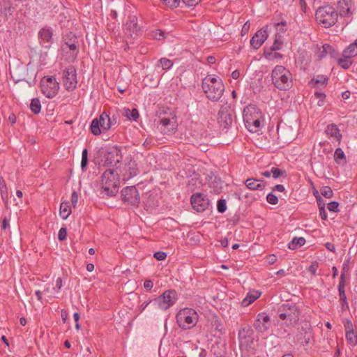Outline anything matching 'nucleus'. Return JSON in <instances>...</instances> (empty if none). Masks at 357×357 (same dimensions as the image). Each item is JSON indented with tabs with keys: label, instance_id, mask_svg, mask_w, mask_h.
Listing matches in <instances>:
<instances>
[{
	"label": "nucleus",
	"instance_id": "nucleus-1",
	"mask_svg": "<svg viewBox=\"0 0 357 357\" xmlns=\"http://www.w3.org/2000/svg\"><path fill=\"white\" fill-rule=\"evenodd\" d=\"M202 88L206 97L213 102L218 101L225 91L222 79L212 75H208L202 79Z\"/></svg>",
	"mask_w": 357,
	"mask_h": 357
},
{
	"label": "nucleus",
	"instance_id": "nucleus-2",
	"mask_svg": "<svg viewBox=\"0 0 357 357\" xmlns=\"http://www.w3.org/2000/svg\"><path fill=\"white\" fill-rule=\"evenodd\" d=\"M243 121L250 132H257L264 122L261 109L254 105H248L243 110Z\"/></svg>",
	"mask_w": 357,
	"mask_h": 357
},
{
	"label": "nucleus",
	"instance_id": "nucleus-3",
	"mask_svg": "<svg viewBox=\"0 0 357 357\" xmlns=\"http://www.w3.org/2000/svg\"><path fill=\"white\" fill-rule=\"evenodd\" d=\"M272 83L280 91H287L292 86L291 72L283 66H276L271 73Z\"/></svg>",
	"mask_w": 357,
	"mask_h": 357
},
{
	"label": "nucleus",
	"instance_id": "nucleus-4",
	"mask_svg": "<svg viewBox=\"0 0 357 357\" xmlns=\"http://www.w3.org/2000/svg\"><path fill=\"white\" fill-rule=\"evenodd\" d=\"M118 173L112 169H107L102 176V189L100 193L104 196H115L119 191Z\"/></svg>",
	"mask_w": 357,
	"mask_h": 357
},
{
	"label": "nucleus",
	"instance_id": "nucleus-5",
	"mask_svg": "<svg viewBox=\"0 0 357 357\" xmlns=\"http://www.w3.org/2000/svg\"><path fill=\"white\" fill-rule=\"evenodd\" d=\"M338 13L330 5H325L317 8L315 13L317 22L324 28L333 26L337 21Z\"/></svg>",
	"mask_w": 357,
	"mask_h": 357
},
{
	"label": "nucleus",
	"instance_id": "nucleus-6",
	"mask_svg": "<svg viewBox=\"0 0 357 357\" xmlns=\"http://www.w3.org/2000/svg\"><path fill=\"white\" fill-rule=\"evenodd\" d=\"M176 320L178 326L182 330H189L197 324L199 315L195 309L184 307L176 313Z\"/></svg>",
	"mask_w": 357,
	"mask_h": 357
},
{
	"label": "nucleus",
	"instance_id": "nucleus-7",
	"mask_svg": "<svg viewBox=\"0 0 357 357\" xmlns=\"http://www.w3.org/2000/svg\"><path fill=\"white\" fill-rule=\"evenodd\" d=\"M278 317L287 326L294 325L299 320L300 312L295 304L285 303L279 307Z\"/></svg>",
	"mask_w": 357,
	"mask_h": 357
},
{
	"label": "nucleus",
	"instance_id": "nucleus-8",
	"mask_svg": "<svg viewBox=\"0 0 357 357\" xmlns=\"http://www.w3.org/2000/svg\"><path fill=\"white\" fill-rule=\"evenodd\" d=\"M61 81L65 89L68 91H73L76 89L78 79L77 70L73 66H68L61 72Z\"/></svg>",
	"mask_w": 357,
	"mask_h": 357
},
{
	"label": "nucleus",
	"instance_id": "nucleus-9",
	"mask_svg": "<svg viewBox=\"0 0 357 357\" xmlns=\"http://www.w3.org/2000/svg\"><path fill=\"white\" fill-rule=\"evenodd\" d=\"M41 91L47 98H54L60 89L59 83L53 76L43 77L40 81Z\"/></svg>",
	"mask_w": 357,
	"mask_h": 357
},
{
	"label": "nucleus",
	"instance_id": "nucleus-10",
	"mask_svg": "<svg viewBox=\"0 0 357 357\" xmlns=\"http://www.w3.org/2000/svg\"><path fill=\"white\" fill-rule=\"evenodd\" d=\"M178 300V294L174 289L165 291L160 296L155 299L158 308L165 311L173 306Z\"/></svg>",
	"mask_w": 357,
	"mask_h": 357
},
{
	"label": "nucleus",
	"instance_id": "nucleus-11",
	"mask_svg": "<svg viewBox=\"0 0 357 357\" xmlns=\"http://www.w3.org/2000/svg\"><path fill=\"white\" fill-rule=\"evenodd\" d=\"M357 55V39L343 51L344 58L338 59V64L344 69H348L352 64L349 59Z\"/></svg>",
	"mask_w": 357,
	"mask_h": 357
},
{
	"label": "nucleus",
	"instance_id": "nucleus-12",
	"mask_svg": "<svg viewBox=\"0 0 357 357\" xmlns=\"http://www.w3.org/2000/svg\"><path fill=\"white\" fill-rule=\"evenodd\" d=\"M122 200L132 206H138L140 202L139 194L135 186H129L121 190Z\"/></svg>",
	"mask_w": 357,
	"mask_h": 357
},
{
	"label": "nucleus",
	"instance_id": "nucleus-13",
	"mask_svg": "<svg viewBox=\"0 0 357 357\" xmlns=\"http://www.w3.org/2000/svg\"><path fill=\"white\" fill-rule=\"evenodd\" d=\"M218 122L223 129H226L231 125L233 119L231 114V107L227 103L221 106L218 114Z\"/></svg>",
	"mask_w": 357,
	"mask_h": 357
},
{
	"label": "nucleus",
	"instance_id": "nucleus-14",
	"mask_svg": "<svg viewBox=\"0 0 357 357\" xmlns=\"http://www.w3.org/2000/svg\"><path fill=\"white\" fill-rule=\"evenodd\" d=\"M190 202L192 208L198 212L206 211L209 206V200L202 193H195L191 196Z\"/></svg>",
	"mask_w": 357,
	"mask_h": 357
},
{
	"label": "nucleus",
	"instance_id": "nucleus-15",
	"mask_svg": "<svg viewBox=\"0 0 357 357\" xmlns=\"http://www.w3.org/2000/svg\"><path fill=\"white\" fill-rule=\"evenodd\" d=\"M124 31L126 33L130 36L131 38H135L139 35L141 29L138 25V20L136 15H128L124 25Z\"/></svg>",
	"mask_w": 357,
	"mask_h": 357
},
{
	"label": "nucleus",
	"instance_id": "nucleus-16",
	"mask_svg": "<svg viewBox=\"0 0 357 357\" xmlns=\"http://www.w3.org/2000/svg\"><path fill=\"white\" fill-rule=\"evenodd\" d=\"M297 340L303 346L307 345L312 338V329L310 324L307 322L303 323L301 328L297 335Z\"/></svg>",
	"mask_w": 357,
	"mask_h": 357
},
{
	"label": "nucleus",
	"instance_id": "nucleus-17",
	"mask_svg": "<svg viewBox=\"0 0 357 357\" xmlns=\"http://www.w3.org/2000/svg\"><path fill=\"white\" fill-rule=\"evenodd\" d=\"M255 330L260 333L265 332L270 326V317L265 312L259 313L253 324Z\"/></svg>",
	"mask_w": 357,
	"mask_h": 357
},
{
	"label": "nucleus",
	"instance_id": "nucleus-18",
	"mask_svg": "<svg viewBox=\"0 0 357 357\" xmlns=\"http://www.w3.org/2000/svg\"><path fill=\"white\" fill-rule=\"evenodd\" d=\"M137 165L135 160H130L125 164L121 172L123 180L128 181L138 174Z\"/></svg>",
	"mask_w": 357,
	"mask_h": 357
},
{
	"label": "nucleus",
	"instance_id": "nucleus-19",
	"mask_svg": "<svg viewBox=\"0 0 357 357\" xmlns=\"http://www.w3.org/2000/svg\"><path fill=\"white\" fill-rule=\"evenodd\" d=\"M268 38L267 30L264 28L258 30L250 40L251 46L258 50Z\"/></svg>",
	"mask_w": 357,
	"mask_h": 357
},
{
	"label": "nucleus",
	"instance_id": "nucleus-20",
	"mask_svg": "<svg viewBox=\"0 0 357 357\" xmlns=\"http://www.w3.org/2000/svg\"><path fill=\"white\" fill-rule=\"evenodd\" d=\"M352 0H339L337 9L341 17H349L353 15Z\"/></svg>",
	"mask_w": 357,
	"mask_h": 357
},
{
	"label": "nucleus",
	"instance_id": "nucleus-21",
	"mask_svg": "<svg viewBox=\"0 0 357 357\" xmlns=\"http://www.w3.org/2000/svg\"><path fill=\"white\" fill-rule=\"evenodd\" d=\"M121 155L120 150L112 148L105 155V164L107 165H116L120 162Z\"/></svg>",
	"mask_w": 357,
	"mask_h": 357
},
{
	"label": "nucleus",
	"instance_id": "nucleus-22",
	"mask_svg": "<svg viewBox=\"0 0 357 357\" xmlns=\"http://www.w3.org/2000/svg\"><path fill=\"white\" fill-rule=\"evenodd\" d=\"M345 337L349 344L354 347L357 344V333L354 330L351 321L347 320L344 324Z\"/></svg>",
	"mask_w": 357,
	"mask_h": 357
},
{
	"label": "nucleus",
	"instance_id": "nucleus-23",
	"mask_svg": "<svg viewBox=\"0 0 357 357\" xmlns=\"http://www.w3.org/2000/svg\"><path fill=\"white\" fill-rule=\"evenodd\" d=\"M345 275L344 273H342L340 278V282L338 284V291L340 296V302L341 303L342 308L349 307L348 303L347 301V296L345 294Z\"/></svg>",
	"mask_w": 357,
	"mask_h": 357
},
{
	"label": "nucleus",
	"instance_id": "nucleus-24",
	"mask_svg": "<svg viewBox=\"0 0 357 357\" xmlns=\"http://www.w3.org/2000/svg\"><path fill=\"white\" fill-rule=\"evenodd\" d=\"M327 55H329L331 57H335L337 52L331 45L324 44L318 49L316 52V56L318 59H321Z\"/></svg>",
	"mask_w": 357,
	"mask_h": 357
},
{
	"label": "nucleus",
	"instance_id": "nucleus-25",
	"mask_svg": "<svg viewBox=\"0 0 357 357\" xmlns=\"http://www.w3.org/2000/svg\"><path fill=\"white\" fill-rule=\"evenodd\" d=\"M245 186L251 190H262L266 186V182L254 178H248L245 181Z\"/></svg>",
	"mask_w": 357,
	"mask_h": 357
},
{
	"label": "nucleus",
	"instance_id": "nucleus-26",
	"mask_svg": "<svg viewBox=\"0 0 357 357\" xmlns=\"http://www.w3.org/2000/svg\"><path fill=\"white\" fill-rule=\"evenodd\" d=\"M15 10L10 0H2L0 3V13L6 17L12 15Z\"/></svg>",
	"mask_w": 357,
	"mask_h": 357
},
{
	"label": "nucleus",
	"instance_id": "nucleus-27",
	"mask_svg": "<svg viewBox=\"0 0 357 357\" xmlns=\"http://www.w3.org/2000/svg\"><path fill=\"white\" fill-rule=\"evenodd\" d=\"M326 132L328 137H333L337 142H340L342 134L340 133V130L335 124L332 123L328 125L326 130Z\"/></svg>",
	"mask_w": 357,
	"mask_h": 357
},
{
	"label": "nucleus",
	"instance_id": "nucleus-28",
	"mask_svg": "<svg viewBox=\"0 0 357 357\" xmlns=\"http://www.w3.org/2000/svg\"><path fill=\"white\" fill-rule=\"evenodd\" d=\"M62 52L72 51V55L70 56V60H75L79 53L78 43L67 44V45H61Z\"/></svg>",
	"mask_w": 357,
	"mask_h": 357
},
{
	"label": "nucleus",
	"instance_id": "nucleus-29",
	"mask_svg": "<svg viewBox=\"0 0 357 357\" xmlns=\"http://www.w3.org/2000/svg\"><path fill=\"white\" fill-rule=\"evenodd\" d=\"M98 121L100 122V125L103 131H107L109 130V115L105 112L102 113Z\"/></svg>",
	"mask_w": 357,
	"mask_h": 357
},
{
	"label": "nucleus",
	"instance_id": "nucleus-30",
	"mask_svg": "<svg viewBox=\"0 0 357 357\" xmlns=\"http://www.w3.org/2000/svg\"><path fill=\"white\" fill-rule=\"evenodd\" d=\"M328 77L323 75H317L311 79V82L314 83L317 87H325L328 84Z\"/></svg>",
	"mask_w": 357,
	"mask_h": 357
},
{
	"label": "nucleus",
	"instance_id": "nucleus-31",
	"mask_svg": "<svg viewBox=\"0 0 357 357\" xmlns=\"http://www.w3.org/2000/svg\"><path fill=\"white\" fill-rule=\"evenodd\" d=\"M123 116H126L129 120L137 121V119L139 117V114L138 110L135 108H133L132 109L124 108Z\"/></svg>",
	"mask_w": 357,
	"mask_h": 357
},
{
	"label": "nucleus",
	"instance_id": "nucleus-32",
	"mask_svg": "<svg viewBox=\"0 0 357 357\" xmlns=\"http://www.w3.org/2000/svg\"><path fill=\"white\" fill-rule=\"evenodd\" d=\"M305 243V239L303 237H294L291 241L288 243V248L291 250H296Z\"/></svg>",
	"mask_w": 357,
	"mask_h": 357
},
{
	"label": "nucleus",
	"instance_id": "nucleus-33",
	"mask_svg": "<svg viewBox=\"0 0 357 357\" xmlns=\"http://www.w3.org/2000/svg\"><path fill=\"white\" fill-rule=\"evenodd\" d=\"M59 213L61 217L63 220H66L68 218V216L71 213V208L68 202H62L61 204Z\"/></svg>",
	"mask_w": 357,
	"mask_h": 357
},
{
	"label": "nucleus",
	"instance_id": "nucleus-34",
	"mask_svg": "<svg viewBox=\"0 0 357 357\" xmlns=\"http://www.w3.org/2000/svg\"><path fill=\"white\" fill-rule=\"evenodd\" d=\"M39 36L44 42H50L52 38V31L50 29L44 27L40 30Z\"/></svg>",
	"mask_w": 357,
	"mask_h": 357
},
{
	"label": "nucleus",
	"instance_id": "nucleus-35",
	"mask_svg": "<svg viewBox=\"0 0 357 357\" xmlns=\"http://www.w3.org/2000/svg\"><path fill=\"white\" fill-rule=\"evenodd\" d=\"M101 126L100 122L98 121V118H95L92 120L90 125V131L94 135H100L101 134Z\"/></svg>",
	"mask_w": 357,
	"mask_h": 357
},
{
	"label": "nucleus",
	"instance_id": "nucleus-36",
	"mask_svg": "<svg viewBox=\"0 0 357 357\" xmlns=\"http://www.w3.org/2000/svg\"><path fill=\"white\" fill-rule=\"evenodd\" d=\"M0 194L2 199L6 204L8 199V192L6 184L3 178H0Z\"/></svg>",
	"mask_w": 357,
	"mask_h": 357
},
{
	"label": "nucleus",
	"instance_id": "nucleus-37",
	"mask_svg": "<svg viewBox=\"0 0 357 357\" xmlns=\"http://www.w3.org/2000/svg\"><path fill=\"white\" fill-rule=\"evenodd\" d=\"M30 109L35 114H38L41 110V104L38 98H33L30 104Z\"/></svg>",
	"mask_w": 357,
	"mask_h": 357
},
{
	"label": "nucleus",
	"instance_id": "nucleus-38",
	"mask_svg": "<svg viewBox=\"0 0 357 357\" xmlns=\"http://www.w3.org/2000/svg\"><path fill=\"white\" fill-rule=\"evenodd\" d=\"M176 123L175 116L172 117H163L160 119V124L164 127L171 126L173 129Z\"/></svg>",
	"mask_w": 357,
	"mask_h": 357
},
{
	"label": "nucleus",
	"instance_id": "nucleus-39",
	"mask_svg": "<svg viewBox=\"0 0 357 357\" xmlns=\"http://www.w3.org/2000/svg\"><path fill=\"white\" fill-rule=\"evenodd\" d=\"M158 62L159 64H158L157 66L161 67L162 69L165 70H169L173 66V62L167 58H161Z\"/></svg>",
	"mask_w": 357,
	"mask_h": 357
},
{
	"label": "nucleus",
	"instance_id": "nucleus-40",
	"mask_svg": "<svg viewBox=\"0 0 357 357\" xmlns=\"http://www.w3.org/2000/svg\"><path fill=\"white\" fill-rule=\"evenodd\" d=\"M78 43L77 38L73 33H67L63 37V43L62 45H67V44Z\"/></svg>",
	"mask_w": 357,
	"mask_h": 357
},
{
	"label": "nucleus",
	"instance_id": "nucleus-41",
	"mask_svg": "<svg viewBox=\"0 0 357 357\" xmlns=\"http://www.w3.org/2000/svg\"><path fill=\"white\" fill-rule=\"evenodd\" d=\"M88 165V150L84 149L82 153L81 168L85 170Z\"/></svg>",
	"mask_w": 357,
	"mask_h": 357
},
{
	"label": "nucleus",
	"instance_id": "nucleus-42",
	"mask_svg": "<svg viewBox=\"0 0 357 357\" xmlns=\"http://www.w3.org/2000/svg\"><path fill=\"white\" fill-rule=\"evenodd\" d=\"M321 194L326 198H331L333 195L332 189L329 186H324L320 190Z\"/></svg>",
	"mask_w": 357,
	"mask_h": 357
},
{
	"label": "nucleus",
	"instance_id": "nucleus-43",
	"mask_svg": "<svg viewBox=\"0 0 357 357\" xmlns=\"http://www.w3.org/2000/svg\"><path fill=\"white\" fill-rule=\"evenodd\" d=\"M165 33L160 29H155V31H153L151 34L153 38L158 40L164 39L165 37Z\"/></svg>",
	"mask_w": 357,
	"mask_h": 357
},
{
	"label": "nucleus",
	"instance_id": "nucleus-44",
	"mask_svg": "<svg viewBox=\"0 0 357 357\" xmlns=\"http://www.w3.org/2000/svg\"><path fill=\"white\" fill-rule=\"evenodd\" d=\"M160 1L170 8H177L180 3V0H160Z\"/></svg>",
	"mask_w": 357,
	"mask_h": 357
},
{
	"label": "nucleus",
	"instance_id": "nucleus-45",
	"mask_svg": "<svg viewBox=\"0 0 357 357\" xmlns=\"http://www.w3.org/2000/svg\"><path fill=\"white\" fill-rule=\"evenodd\" d=\"M321 197H319L317 199V202H318L319 208V215H320L321 219L325 220L327 219V215H326V213L325 211L324 206H321Z\"/></svg>",
	"mask_w": 357,
	"mask_h": 357
},
{
	"label": "nucleus",
	"instance_id": "nucleus-46",
	"mask_svg": "<svg viewBox=\"0 0 357 357\" xmlns=\"http://www.w3.org/2000/svg\"><path fill=\"white\" fill-rule=\"evenodd\" d=\"M345 158L344 153L342 149L337 148L334 153V159L336 162Z\"/></svg>",
	"mask_w": 357,
	"mask_h": 357
},
{
	"label": "nucleus",
	"instance_id": "nucleus-47",
	"mask_svg": "<svg viewBox=\"0 0 357 357\" xmlns=\"http://www.w3.org/2000/svg\"><path fill=\"white\" fill-rule=\"evenodd\" d=\"M218 211L219 213H224L227 209L226 201L225 199H220L218 201L217 204Z\"/></svg>",
	"mask_w": 357,
	"mask_h": 357
},
{
	"label": "nucleus",
	"instance_id": "nucleus-48",
	"mask_svg": "<svg viewBox=\"0 0 357 357\" xmlns=\"http://www.w3.org/2000/svg\"><path fill=\"white\" fill-rule=\"evenodd\" d=\"M271 175L274 178H277L281 176L285 175V172L282 171L281 169L276 168V167H272L271 168Z\"/></svg>",
	"mask_w": 357,
	"mask_h": 357
},
{
	"label": "nucleus",
	"instance_id": "nucleus-49",
	"mask_svg": "<svg viewBox=\"0 0 357 357\" xmlns=\"http://www.w3.org/2000/svg\"><path fill=\"white\" fill-rule=\"evenodd\" d=\"M266 200L269 204L273 205H275L278 203V197L272 192L267 195Z\"/></svg>",
	"mask_w": 357,
	"mask_h": 357
},
{
	"label": "nucleus",
	"instance_id": "nucleus-50",
	"mask_svg": "<svg viewBox=\"0 0 357 357\" xmlns=\"http://www.w3.org/2000/svg\"><path fill=\"white\" fill-rule=\"evenodd\" d=\"M314 96L319 99V101L317 102V105L319 106H322L324 105V99L326 98V95L324 93H322V92H315L314 93Z\"/></svg>",
	"mask_w": 357,
	"mask_h": 357
},
{
	"label": "nucleus",
	"instance_id": "nucleus-51",
	"mask_svg": "<svg viewBox=\"0 0 357 357\" xmlns=\"http://www.w3.org/2000/svg\"><path fill=\"white\" fill-rule=\"evenodd\" d=\"M339 203L337 202H331L328 204L327 208L330 211L337 212Z\"/></svg>",
	"mask_w": 357,
	"mask_h": 357
},
{
	"label": "nucleus",
	"instance_id": "nucleus-52",
	"mask_svg": "<svg viewBox=\"0 0 357 357\" xmlns=\"http://www.w3.org/2000/svg\"><path fill=\"white\" fill-rule=\"evenodd\" d=\"M66 237H67V229L65 227L61 228L58 233L59 240L63 241L66 239Z\"/></svg>",
	"mask_w": 357,
	"mask_h": 357
},
{
	"label": "nucleus",
	"instance_id": "nucleus-53",
	"mask_svg": "<svg viewBox=\"0 0 357 357\" xmlns=\"http://www.w3.org/2000/svg\"><path fill=\"white\" fill-rule=\"evenodd\" d=\"M153 257L159 261H162L166 259L167 254L164 252H156L154 253Z\"/></svg>",
	"mask_w": 357,
	"mask_h": 357
},
{
	"label": "nucleus",
	"instance_id": "nucleus-54",
	"mask_svg": "<svg viewBox=\"0 0 357 357\" xmlns=\"http://www.w3.org/2000/svg\"><path fill=\"white\" fill-rule=\"evenodd\" d=\"M318 268V263L312 262L308 268V271L310 272L313 275H316L317 271Z\"/></svg>",
	"mask_w": 357,
	"mask_h": 357
},
{
	"label": "nucleus",
	"instance_id": "nucleus-55",
	"mask_svg": "<svg viewBox=\"0 0 357 357\" xmlns=\"http://www.w3.org/2000/svg\"><path fill=\"white\" fill-rule=\"evenodd\" d=\"M78 194L77 192L73 191L71 195V203L74 208L77 206V202H78Z\"/></svg>",
	"mask_w": 357,
	"mask_h": 357
},
{
	"label": "nucleus",
	"instance_id": "nucleus-56",
	"mask_svg": "<svg viewBox=\"0 0 357 357\" xmlns=\"http://www.w3.org/2000/svg\"><path fill=\"white\" fill-rule=\"evenodd\" d=\"M260 296V294H259L257 291L253 292V293H249L248 294L247 296L249 298V300L253 303L255 301H256Z\"/></svg>",
	"mask_w": 357,
	"mask_h": 357
},
{
	"label": "nucleus",
	"instance_id": "nucleus-57",
	"mask_svg": "<svg viewBox=\"0 0 357 357\" xmlns=\"http://www.w3.org/2000/svg\"><path fill=\"white\" fill-rule=\"evenodd\" d=\"M281 45L282 42L278 39H275L271 49L272 51L278 50L281 48Z\"/></svg>",
	"mask_w": 357,
	"mask_h": 357
},
{
	"label": "nucleus",
	"instance_id": "nucleus-58",
	"mask_svg": "<svg viewBox=\"0 0 357 357\" xmlns=\"http://www.w3.org/2000/svg\"><path fill=\"white\" fill-rule=\"evenodd\" d=\"M62 287V279L61 277H58L55 281V287L54 289H57L56 292H59Z\"/></svg>",
	"mask_w": 357,
	"mask_h": 357
},
{
	"label": "nucleus",
	"instance_id": "nucleus-59",
	"mask_svg": "<svg viewBox=\"0 0 357 357\" xmlns=\"http://www.w3.org/2000/svg\"><path fill=\"white\" fill-rule=\"evenodd\" d=\"M183 2L188 6H194L199 3L201 0H182Z\"/></svg>",
	"mask_w": 357,
	"mask_h": 357
},
{
	"label": "nucleus",
	"instance_id": "nucleus-60",
	"mask_svg": "<svg viewBox=\"0 0 357 357\" xmlns=\"http://www.w3.org/2000/svg\"><path fill=\"white\" fill-rule=\"evenodd\" d=\"M153 287V283L151 280H148L144 282V287L147 291H151Z\"/></svg>",
	"mask_w": 357,
	"mask_h": 357
},
{
	"label": "nucleus",
	"instance_id": "nucleus-61",
	"mask_svg": "<svg viewBox=\"0 0 357 357\" xmlns=\"http://www.w3.org/2000/svg\"><path fill=\"white\" fill-rule=\"evenodd\" d=\"M151 303V300H150V299L144 301L139 306L140 312H143Z\"/></svg>",
	"mask_w": 357,
	"mask_h": 357
},
{
	"label": "nucleus",
	"instance_id": "nucleus-62",
	"mask_svg": "<svg viewBox=\"0 0 357 357\" xmlns=\"http://www.w3.org/2000/svg\"><path fill=\"white\" fill-rule=\"evenodd\" d=\"M325 247L328 250L335 252V247L333 243L328 242L325 244Z\"/></svg>",
	"mask_w": 357,
	"mask_h": 357
},
{
	"label": "nucleus",
	"instance_id": "nucleus-63",
	"mask_svg": "<svg viewBox=\"0 0 357 357\" xmlns=\"http://www.w3.org/2000/svg\"><path fill=\"white\" fill-rule=\"evenodd\" d=\"M109 129L113 126L117 124V118L115 115L112 116H109Z\"/></svg>",
	"mask_w": 357,
	"mask_h": 357
},
{
	"label": "nucleus",
	"instance_id": "nucleus-64",
	"mask_svg": "<svg viewBox=\"0 0 357 357\" xmlns=\"http://www.w3.org/2000/svg\"><path fill=\"white\" fill-rule=\"evenodd\" d=\"M285 190V188L284 187L283 185H281V184H278L276 185H275L273 188V191H277V192H282Z\"/></svg>",
	"mask_w": 357,
	"mask_h": 357
}]
</instances>
